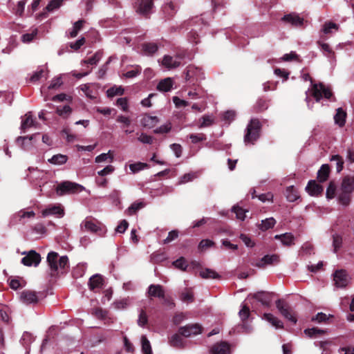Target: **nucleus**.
<instances>
[{
  "instance_id": "4468645a",
  "label": "nucleus",
  "mask_w": 354,
  "mask_h": 354,
  "mask_svg": "<svg viewBox=\"0 0 354 354\" xmlns=\"http://www.w3.org/2000/svg\"><path fill=\"white\" fill-rule=\"evenodd\" d=\"M274 295L273 292L261 291L255 293L254 298L261 302L263 306L270 307Z\"/></svg>"
},
{
  "instance_id": "0eeeda50",
  "label": "nucleus",
  "mask_w": 354,
  "mask_h": 354,
  "mask_svg": "<svg viewBox=\"0 0 354 354\" xmlns=\"http://www.w3.org/2000/svg\"><path fill=\"white\" fill-rule=\"evenodd\" d=\"M185 74L186 81L193 84H195L198 80L204 78V73L202 68L192 65H189L187 67Z\"/></svg>"
},
{
  "instance_id": "1a4fd4ad",
  "label": "nucleus",
  "mask_w": 354,
  "mask_h": 354,
  "mask_svg": "<svg viewBox=\"0 0 354 354\" xmlns=\"http://www.w3.org/2000/svg\"><path fill=\"white\" fill-rule=\"evenodd\" d=\"M179 333L185 337H189L192 335H197L203 332V327L199 324H189L178 328Z\"/></svg>"
},
{
  "instance_id": "ddd939ff",
  "label": "nucleus",
  "mask_w": 354,
  "mask_h": 354,
  "mask_svg": "<svg viewBox=\"0 0 354 354\" xmlns=\"http://www.w3.org/2000/svg\"><path fill=\"white\" fill-rule=\"evenodd\" d=\"M165 290L160 284H151L148 288L147 295L149 299L157 297L159 299L165 297Z\"/></svg>"
},
{
  "instance_id": "de8ad7c7",
  "label": "nucleus",
  "mask_w": 354,
  "mask_h": 354,
  "mask_svg": "<svg viewBox=\"0 0 354 354\" xmlns=\"http://www.w3.org/2000/svg\"><path fill=\"white\" fill-rule=\"evenodd\" d=\"M331 29H335V30H339V25L333 23L332 21L325 22L323 26V32L324 34H330L331 33Z\"/></svg>"
},
{
  "instance_id": "473e14b6",
  "label": "nucleus",
  "mask_w": 354,
  "mask_h": 354,
  "mask_svg": "<svg viewBox=\"0 0 354 354\" xmlns=\"http://www.w3.org/2000/svg\"><path fill=\"white\" fill-rule=\"evenodd\" d=\"M286 196L289 202H295L299 198V192L294 186H289L286 188Z\"/></svg>"
},
{
  "instance_id": "9b49d317",
  "label": "nucleus",
  "mask_w": 354,
  "mask_h": 354,
  "mask_svg": "<svg viewBox=\"0 0 354 354\" xmlns=\"http://www.w3.org/2000/svg\"><path fill=\"white\" fill-rule=\"evenodd\" d=\"M41 261V256L35 250H30L21 259V263L26 266H37Z\"/></svg>"
},
{
  "instance_id": "c03bdc74",
  "label": "nucleus",
  "mask_w": 354,
  "mask_h": 354,
  "mask_svg": "<svg viewBox=\"0 0 354 354\" xmlns=\"http://www.w3.org/2000/svg\"><path fill=\"white\" fill-rule=\"evenodd\" d=\"M342 245V238L340 235L335 234L333 235V251L337 253Z\"/></svg>"
},
{
  "instance_id": "ea45409f",
  "label": "nucleus",
  "mask_w": 354,
  "mask_h": 354,
  "mask_svg": "<svg viewBox=\"0 0 354 354\" xmlns=\"http://www.w3.org/2000/svg\"><path fill=\"white\" fill-rule=\"evenodd\" d=\"M142 351L144 354H152L151 344L145 335L141 337Z\"/></svg>"
},
{
  "instance_id": "393cba45",
  "label": "nucleus",
  "mask_w": 354,
  "mask_h": 354,
  "mask_svg": "<svg viewBox=\"0 0 354 354\" xmlns=\"http://www.w3.org/2000/svg\"><path fill=\"white\" fill-rule=\"evenodd\" d=\"M41 214L44 217L48 215H58L59 216H62L64 212V209L60 206L54 205L42 210Z\"/></svg>"
},
{
  "instance_id": "09e8293b",
  "label": "nucleus",
  "mask_w": 354,
  "mask_h": 354,
  "mask_svg": "<svg viewBox=\"0 0 354 354\" xmlns=\"http://www.w3.org/2000/svg\"><path fill=\"white\" fill-rule=\"evenodd\" d=\"M149 165L147 163L138 162L136 163L131 164L129 169L133 173H137L145 168H147Z\"/></svg>"
},
{
  "instance_id": "e2e57ef3",
  "label": "nucleus",
  "mask_w": 354,
  "mask_h": 354,
  "mask_svg": "<svg viewBox=\"0 0 354 354\" xmlns=\"http://www.w3.org/2000/svg\"><path fill=\"white\" fill-rule=\"evenodd\" d=\"M171 129V123H168L164 125L160 126V127L156 129L153 131L156 134H162L169 133Z\"/></svg>"
},
{
  "instance_id": "f257e3e1",
  "label": "nucleus",
  "mask_w": 354,
  "mask_h": 354,
  "mask_svg": "<svg viewBox=\"0 0 354 354\" xmlns=\"http://www.w3.org/2000/svg\"><path fill=\"white\" fill-rule=\"evenodd\" d=\"M47 263L50 269L51 277L65 274L69 269L68 257L66 255L59 257L55 252H50L48 254Z\"/></svg>"
},
{
  "instance_id": "774afa93",
  "label": "nucleus",
  "mask_w": 354,
  "mask_h": 354,
  "mask_svg": "<svg viewBox=\"0 0 354 354\" xmlns=\"http://www.w3.org/2000/svg\"><path fill=\"white\" fill-rule=\"evenodd\" d=\"M346 159L350 163H354V148L353 147L347 148Z\"/></svg>"
},
{
  "instance_id": "c756f323",
  "label": "nucleus",
  "mask_w": 354,
  "mask_h": 354,
  "mask_svg": "<svg viewBox=\"0 0 354 354\" xmlns=\"http://www.w3.org/2000/svg\"><path fill=\"white\" fill-rule=\"evenodd\" d=\"M173 86V80L171 77H167L160 81L157 86V89L160 91H169Z\"/></svg>"
},
{
  "instance_id": "f03ea898",
  "label": "nucleus",
  "mask_w": 354,
  "mask_h": 354,
  "mask_svg": "<svg viewBox=\"0 0 354 354\" xmlns=\"http://www.w3.org/2000/svg\"><path fill=\"white\" fill-rule=\"evenodd\" d=\"M261 124L258 119H252L247 126L246 133L244 136L245 143L254 144L259 138Z\"/></svg>"
},
{
  "instance_id": "bb28decb",
  "label": "nucleus",
  "mask_w": 354,
  "mask_h": 354,
  "mask_svg": "<svg viewBox=\"0 0 354 354\" xmlns=\"http://www.w3.org/2000/svg\"><path fill=\"white\" fill-rule=\"evenodd\" d=\"M275 239H279L285 246H290L294 244L295 237L291 233H285L274 236Z\"/></svg>"
},
{
  "instance_id": "4c0bfd02",
  "label": "nucleus",
  "mask_w": 354,
  "mask_h": 354,
  "mask_svg": "<svg viewBox=\"0 0 354 354\" xmlns=\"http://www.w3.org/2000/svg\"><path fill=\"white\" fill-rule=\"evenodd\" d=\"M173 265L175 268H176L182 271H184V272L188 271L187 268H189V265L187 264L186 259L183 257H180L177 260L174 261L173 262Z\"/></svg>"
},
{
  "instance_id": "9d476101",
  "label": "nucleus",
  "mask_w": 354,
  "mask_h": 354,
  "mask_svg": "<svg viewBox=\"0 0 354 354\" xmlns=\"http://www.w3.org/2000/svg\"><path fill=\"white\" fill-rule=\"evenodd\" d=\"M333 280L337 288H345L349 283V277L346 270H337L333 274Z\"/></svg>"
},
{
  "instance_id": "a19ab883",
  "label": "nucleus",
  "mask_w": 354,
  "mask_h": 354,
  "mask_svg": "<svg viewBox=\"0 0 354 354\" xmlns=\"http://www.w3.org/2000/svg\"><path fill=\"white\" fill-rule=\"evenodd\" d=\"M275 223L276 221L272 217L268 218L261 221L259 228L263 231L268 230L272 228Z\"/></svg>"
},
{
  "instance_id": "bf43d9fd",
  "label": "nucleus",
  "mask_w": 354,
  "mask_h": 354,
  "mask_svg": "<svg viewBox=\"0 0 354 354\" xmlns=\"http://www.w3.org/2000/svg\"><path fill=\"white\" fill-rule=\"evenodd\" d=\"M148 323V317L144 310H141L138 319V324L144 327Z\"/></svg>"
},
{
  "instance_id": "5fc2aeb1",
  "label": "nucleus",
  "mask_w": 354,
  "mask_h": 354,
  "mask_svg": "<svg viewBox=\"0 0 354 354\" xmlns=\"http://www.w3.org/2000/svg\"><path fill=\"white\" fill-rule=\"evenodd\" d=\"M145 207V203L142 202H136L131 205L128 208L129 214H135L139 209Z\"/></svg>"
},
{
  "instance_id": "a18cd8bd",
  "label": "nucleus",
  "mask_w": 354,
  "mask_h": 354,
  "mask_svg": "<svg viewBox=\"0 0 354 354\" xmlns=\"http://www.w3.org/2000/svg\"><path fill=\"white\" fill-rule=\"evenodd\" d=\"M268 107V102L266 100L259 99L257 100L254 109L256 112H262L266 110Z\"/></svg>"
},
{
  "instance_id": "39448f33",
  "label": "nucleus",
  "mask_w": 354,
  "mask_h": 354,
  "mask_svg": "<svg viewBox=\"0 0 354 354\" xmlns=\"http://www.w3.org/2000/svg\"><path fill=\"white\" fill-rule=\"evenodd\" d=\"M83 187L77 183L64 181L61 183L56 188V192L59 196H63L66 194H75L81 192Z\"/></svg>"
},
{
  "instance_id": "6e6d98bb",
  "label": "nucleus",
  "mask_w": 354,
  "mask_h": 354,
  "mask_svg": "<svg viewBox=\"0 0 354 354\" xmlns=\"http://www.w3.org/2000/svg\"><path fill=\"white\" fill-rule=\"evenodd\" d=\"M189 138L192 143L196 144L198 142L205 140L207 139V137L205 134L201 133L197 134H190Z\"/></svg>"
},
{
  "instance_id": "3c124183",
  "label": "nucleus",
  "mask_w": 354,
  "mask_h": 354,
  "mask_svg": "<svg viewBox=\"0 0 354 354\" xmlns=\"http://www.w3.org/2000/svg\"><path fill=\"white\" fill-rule=\"evenodd\" d=\"M201 120H202V122L198 125L199 128H205V127H210L214 124V119L212 118L208 115H203L201 118Z\"/></svg>"
},
{
  "instance_id": "20e7f679",
  "label": "nucleus",
  "mask_w": 354,
  "mask_h": 354,
  "mask_svg": "<svg viewBox=\"0 0 354 354\" xmlns=\"http://www.w3.org/2000/svg\"><path fill=\"white\" fill-rule=\"evenodd\" d=\"M81 228L82 230L95 233L101 236H103L106 232L104 226L97 220L91 217H87L82 223Z\"/></svg>"
},
{
  "instance_id": "338daca9",
  "label": "nucleus",
  "mask_w": 354,
  "mask_h": 354,
  "mask_svg": "<svg viewBox=\"0 0 354 354\" xmlns=\"http://www.w3.org/2000/svg\"><path fill=\"white\" fill-rule=\"evenodd\" d=\"M86 42L84 37H81L74 43H71L70 46L75 50H79Z\"/></svg>"
},
{
  "instance_id": "8fccbe9b",
  "label": "nucleus",
  "mask_w": 354,
  "mask_h": 354,
  "mask_svg": "<svg viewBox=\"0 0 354 354\" xmlns=\"http://www.w3.org/2000/svg\"><path fill=\"white\" fill-rule=\"evenodd\" d=\"M56 112L59 115L66 118L71 113L72 109L68 105H65L63 107H57Z\"/></svg>"
},
{
  "instance_id": "7c9ffc66",
  "label": "nucleus",
  "mask_w": 354,
  "mask_h": 354,
  "mask_svg": "<svg viewBox=\"0 0 354 354\" xmlns=\"http://www.w3.org/2000/svg\"><path fill=\"white\" fill-rule=\"evenodd\" d=\"M35 135L31 136H19L17 139V142L20 145L23 149L29 150L32 147L31 141Z\"/></svg>"
},
{
  "instance_id": "58836bf2",
  "label": "nucleus",
  "mask_w": 354,
  "mask_h": 354,
  "mask_svg": "<svg viewBox=\"0 0 354 354\" xmlns=\"http://www.w3.org/2000/svg\"><path fill=\"white\" fill-rule=\"evenodd\" d=\"M330 160L331 162H334V161L336 162V170H337V173H339L340 171H342L343 170L344 161L342 156H341L340 155H338V154L333 155L330 157Z\"/></svg>"
},
{
  "instance_id": "0e129e2a",
  "label": "nucleus",
  "mask_w": 354,
  "mask_h": 354,
  "mask_svg": "<svg viewBox=\"0 0 354 354\" xmlns=\"http://www.w3.org/2000/svg\"><path fill=\"white\" fill-rule=\"evenodd\" d=\"M47 74V71H45L44 69H40L38 71H36L30 78V81L31 82H36L39 81L42 77H44V75Z\"/></svg>"
},
{
  "instance_id": "69168bd1",
  "label": "nucleus",
  "mask_w": 354,
  "mask_h": 354,
  "mask_svg": "<svg viewBox=\"0 0 354 354\" xmlns=\"http://www.w3.org/2000/svg\"><path fill=\"white\" fill-rule=\"evenodd\" d=\"M141 71V68L140 66H137L135 69L129 71L124 73L123 75L127 78H133L140 74Z\"/></svg>"
},
{
  "instance_id": "a211bd4d",
  "label": "nucleus",
  "mask_w": 354,
  "mask_h": 354,
  "mask_svg": "<svg viewBox=\"0 0 354 354\" xmlns=\"http://www.w3.org/2000/svg\"><path fill=\"white\" fill-rule=\"evenodd\" d=\"M162 10L165 15V18H166L167 19H170L177 12L178 6L176 3L170 1L164 5Z\"/></svg>"
},
{
  "instance_id": "603ef678",
  "label": "nucleus",
  "mask_w": 354,
  "mask_h": 354,
  "mask_svg": "<svg viewBox=\"0 0 354 354\" xmlns=\"http://www.w3.org/2000/svg\"><path fill=\"white\" fill-rule=\"evenodd\" d=\"M93 315L97 319H106L108 317V311L101 308H96L93 309Z\"/></svg>"
},
{
  "instance_id": "c85d7f7f",
  "label": "nucleus",
  "mask_w": 354,
  "mask_h": 354,
  "mask_svg": "<svg viewBox=\"0 0 354 354\" xmlns=\"http://www.w3.org/2000/svg\"><path fill=\"white\" fill-rule=\"evenodd\" d=\"M159 120L156 116L145 115L141 120V123L145 127L152 128L156 125Z\"/></svg>"
},
{
  "instance_id": "6ab92c4d",
  "label": "nucleus",
  "mask_w": 354,
  "mask_h": 354,
  "mask_svg": "<svg viewBox=\"0 0 354 354\" xmlns=\"http://www.w3.org/2000/svg\"><path fill=\"white\" fill-rule=\"evenodd\" d=\"M37 124V122L32 118L31 112L26 113L22 119L21 124V129L23 132H25L28 129L35 127Z\"/></svg>"
},
{
  "instance_id": "864d4df0",
  "label": "nucleus",
  "mask_w": 354,
  "mask_h": 354,
  "mask_svg": "<svg viewBox=\"0 0 354 354\" xmlns=\"http://www.w3.org/2000/svg\"><path fill=\"white\" fill-rule=\"evenodd\" d=\"M232 212L235 213L236 216L238 219L244 221L245 218V211L242 207L235 205L232 207Z\"/></svg>"
},
{
  "instance_id": "dca6fc26",
  "label": "nucleus",
  "mask_w": 354,
  "mask_h": 354,
  "mask_svg": "<svg viewBox=\"0 0 354 354\" xmlns=\"http://www.w3.org/2000/svg\"><path fill=\"white\" fill-rule=\"evenodd\" d=\"M286 23L290 24L295 27H300L304 24V19L295 13L286 15L281 19Z\"/></svg>"
},
{
  "instance_id": "5701e85b",
  "label": "nucleus",
  "mask_w": 354,
  "mask_h": 354,
  "mask_svg": "<svg viewBox=\"0 0 354 354\" xmlns=\"http://www.w3.org/2000/svg\"><path fill=\"white\" fill-rule=\"evenodd\" d=\"M182 59V57L176 56V58L170 55H165L162 59V65L168 68H176L180 65V62L177 59Z\"/></svg>"
},
{
  "instance_id": "423d86ee",
  "label": "nucleus",
  "mask_w": 354,
  "mask_h": 354,
  "mask_svg": "<svg viewBox=\"0 0 354 354\" xmlns=\"http://www.w3.org/2000/svg\"><path fill=\"white\" fill-rule=\"evenodd\" d=\"M312 93L317 102H319L323 97L330 99L333 96L330 88L326 87L323 83L314 84L312 88Z\"/></svg>"
},
{
  "instance_id": "13d9d810",
  "label": "nucleus",
  "mask_w": 354,
  "mask_h": 354,
  "mask_svg": "<svg viewBox=\"0 0 354 354\" xmlns=\"http://www.w3.org/2000/svg\"><path fill=\"white\" fill-rule=\"evenodd\" d=\"M180 299L184 302H187V303L193 302L194 301V294L192 291L186 290L181 293Z\"/></svg>"
},
{
  "instance_id": "412c9836",
  "label": "nucleus",
  "mask_w": 354,
  "mask_h": 354,
  "mask_svg": "<svg viewBox=\"0 0 354 354\" xmlns=\"http://www.w3.org/2000/svg\"><path fill=\"white\" fill-rule=\"evenodd\" d=\"M158 50V46L155 42H144L141 44L142 53L147 56H151Z\"/></svg>"
},
{
  "instance_id": "e433bc0d",
  "label": "nucleus",
  "mask_w": 354,
  "mask_h": 354,
  "mask_svg": "<svg viewBox=\"0 0 354 354\" xmlns=\"http://www.w3.org/2000/svg\"><path fill=\"white\" fill-rule=\"evenodd\" d=\"M351 194L352 193H348L345 191L341 190L338 196L339 202L343 205H348L351 201Z\"/></svg>"
},
{
  "instance_id": "f3484780",
  "label": "nucleus",
  "mask_w": 354,
  "mask_h": 354,
  "mask_svg": "<svg viewBox=\"0 0 354 354\" xmlns=\"http://www.w3.org/2000/svg\"><path fill=\"white\" fill-rule=\"evenodd\" d=\"M212 354H230V346L226 342L214 344L211 348Z\"/></svg>"
},
{
  "instance_id": "f8f14e48",
  "label": "nucleus",
  "mask_w": 354,
  "mask_h": 354,
  "mask_svg": "<svg viewBox=\"0 0 354 354\" xmlns=\"http://www.w3.org/2000/svg\"><path fill=\"white\" fill-rule=\"evenodd\" d=\"M20 301L26 305L30 304H37L39 298L35 291L31 290H24L19 293Z\"/></svg>"
},
{
  "instance_id": "f704fd0d",
  "label": "nucleus",
  "mask_w": 354,
  "mask_h": 354,
  "mask_svg": "<svg viewBox=\"0 0 354 354\" xmlns=\"http://www.w3.org/2000/svg\"><path fill=\"white\" fill-rule=\"evenodd\" d=\"M199 275L203 279H218L220 278V275L214 270L205 268L200 271Z\"/></svg>"
},
{
  "instance_id": "4d7b16f0",
  "label": "nucleus",
  "mask_w": 354,
  "mask_h": 354,
  "mask_svg": "<svg viewBox=\"0 0 354 354\" xmlns=\"http://www.w3.org/2000/svg\"><path fill=\"white\" fill-rule=\"evenodd\" d=\"M335 192H336V185L333 181H331V182H330L328 187L326 189V195L327 198H328V199L333 198L335 195Z\"/></svg>"
},
{
  "instance_id": "49530a36",
  "label": "nucleus",
  "mask_w": 354,
  "mask_h": 354,
  "mask_svg": "<svg viewBox=\"0 0 354 354\" xmlns=\"http://www.w3.org/2000/svg\"><path fill=\"white\" fill-rule=\"evenodd\" d=\"M239 315L243 322H246L250 315V308L245 304L243 305L242 308L239 313Z\"/></svg>"
},
{
  "instance_id": "c9c22d12",
  "label": "nucleus",
  "mask_w": 354,
  "mask_h": 354,
  "mask_svg": "<svg viewBox=\"0 0 354 354\" xmlns=\"http://www.w3.org/2000/svg\"><path fill=\"white\" fill-rule=\"evenodd\" d=\"M68 160V157L63 154H56L52 156L51 158L48 159V162L53 165H63Z\"/></svg>"
},
{
  "instance_id": "2f4dec72",
  "label": "nucleus",
  "mask_w": 354,
  "mask_h": 354,
  "mask_svg": "<svg viewBox=\"0 0 354 354\" xmlns=\"http://www.w3.org/2000/svg\"><path fill=\"white\" fill-rule=\"evenodd\" d=\"M263 318L270 323L272 326H275L277 328H282L283 327L281 321L271 313H264Z\"/></svg>"
},
{
  "instance_id": "79ce46f5",
  "label": "nucleus",
  "mask_w": 354,
  "mask_h": 354,
  "mask_svg": "<svg viewBox=\"0 0 354 354\" xmlns=\"http://www.w3.org/2000/svg\"><path fill=\"white\" fill-rule=\"evenodd\" d=\"M124 88L122 86H113L109 88L106 91L107 96L113 97L115 95H122L124 93Z\"/></svg>"
},
{
  "instance_id": "aec40b11",
  "label": "nucleus",
  "mask_w": 354,
  "mask_h": 354,
  "mask_svg": "<svg viewBox=\"0 0 354 354\" xmlns=\"http://www.w3.org/2000/svg\"><path fill=\"white\" fill-rule=\"evenodd\" d=\"M306 190L310 196H316L322 194L324 189L315 180H310L306 187Z\"/></svg>"
},
{
  "instance_id": "680f3d73",
  "label": "nucleus",
  "mask_w": 354,
  "mask_h": 354,
  "mask_svg": "<svg viewBox=\"0 0 354 354\" xmlns=\"http://www.w3.org/2000/svg\"><path fill=\"white\" fill-rule=\"evenodd\" d=\"M37 30L35 29L32 32L30 33H26L24 34L21 36V40L24 43H28L33 40V39L37 36Z\"/></svg>"
},
{
  "instance_id": "37998d69",
  "label": "nucleus",
  "mask_w": 354,
  "mask_h": 354,
  "mask_svg": "<svg viewBox=\"0 0 354 354\" xmlns=\"http://www.w3.org/2000/svg\"><path fill=\"white\" fill-rule=\"evenodd\" d=\"M304 333L309 337H313L318 335H324L326 330L319 329L317 328H307L304 330Z\"/></svg>"
},
{
  "instance_id": "4be33fe9",
  "label": "nucleus",
  "mask_w": 354,
  "mask_h": 354,
  "mask_svg": "<svg viewBox=\"0 0 354 354\" xmlns=\"http://www.w3.org/2000/svg\"><path fill=\"white\" fill-rule=\"evenodd\" d=\"M341 190L348 193H353L354 192V176H346L344 177L341 184Z\"/></svg>"
},
{
  "instance_id": "cd10ccee",
  "label": "nucleus",
  "mask_w": 354,
  "mask_h": 354,
  "mask_svg": "<svg viewBox=\"0 0 354 354\" xmlns=\"http://www.w3.org/2000/svg\"><path fill=\"white\" fill-rule=\"evenodd\" d=\"M181 336L179 333L174 334L169 340L170 345L175 348H183L185 344Z\"/></svg>"
},
{
  "instance_id": "6e6552de",
  "label": "nucleus",
  "mask_w": 354,
  "mask_h": 354,
  "mask_svg": "<svg viewBox=\"0 0 354 354\" xmlns=\"http://www.w3.org/2000/svg\"><path fill=\"white\" fill-rule=\"evenodd\" d=\"M153 7V0H136L133 4L136 12L145 17H147L151 13Z\"/></svg>"
},
{
  "instance_id": "7ed1b4c3",
  "label": "nucleus",
  "mask_w": 354,
  "mask_h": 354,
  "mask_svg": "<svg viewBox=\"0 0 354 354\" xmlns=\"http://www.w3.org/2000/svg\"><path fill=\"white\" fill-rule=\"evenodd\" d=\"M275 304L281 315L293 324H296L297 322V314L290 304L282 299H277Z\"/></svg>"
},
{
  "instance_id": "72a5a7b5",
  "label": "nucleus",
  "mask_w": 354,
  "mask_h": 354,
  "mask_svg": "<svg viewBox=\"0 0 354 354\" xmlns=\"http://www.w3.org/2000/svg\"><path fill=\"white\" fill-rule=\"evenodd\" d=\"M346 112L342 109L339 108L337 109V113L334 116V120L336 124L339 127H343L346 122Z\"/></svg>"
},
{
  "instance_id": "052dcab7",
  "label": "nucleus",
  "mask_w": 354,
  "mask_h": 354,
  "mask_svg": "<svg viewBox=\"0 0 354 354\" xmlns=\"http://www.w3.org/2000/svg\"><path fill=\"white\" fill-rule=\"evenodd\" d=\"M63 1L64 0H51L46 7V10L48 12H50L55 9L58 8L61 6Z\"/></svg>"
},
{
  "instance_id": "b1692460",
  "label": "nucleus",
  "mask_w": 354,
  "mask_h": 354,
  "mask_svg": "<svg viewBox=\"0 0 354 354\" xmlns=\"http://www.w3.org/2000/svg\"><path fill=\"white\" fill-rule=\"evenodd\" d=\"M330 167L328 164H324L317 171V180L319 183L326 181L330 175Z\"/></svg>"
},
{
  "instance_id": "a878e982",
  "label": "nucleus",
  "mask_w": 354,
  "mask_h": 354,
  "mask_svg": "<svg viewBox=\"0 0 354 354\" xmlns=\"http://www.w3.org/2000/svg\"><path fill=\"white\" fill-rule=\"evenodd\" d=\"M103 278L100 274H95L89 279L88 286L91 290L96 288H101L103 286Z\"/></svg>"
},
{
  "instance_id": "2eb2a0df",
  "label": "nucleus",
  "mask_w": 354,
  "mask_h": 354,
  "mask_svg": "<svg viewBox=\"0 0 354 354\" xmlns=\"http://www.w3.org/2000/svg\"><path fill=\"white\" fill-rule=\"evenodd\" d=\"M279 256L278 254H272V255H265L257 263L254 264L255 266L259 268H263L267 265H275L279 262Z\"/></svg>"
}]
</instances>
